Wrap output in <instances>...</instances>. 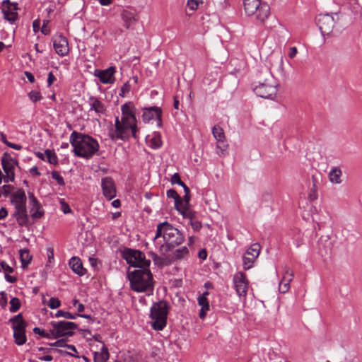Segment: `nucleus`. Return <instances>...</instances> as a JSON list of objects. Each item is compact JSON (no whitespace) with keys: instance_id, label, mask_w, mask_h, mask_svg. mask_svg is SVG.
<instances>
[{"instance_id":"62","label":"nucleus","mask_w":362,"mask_h":362,"mask_svg":"<svg viewBox=\"0 0 362 362\" xmlns=\"http://www.w3.org/2000/svg\"><path fill=\"white\" fill-rule=\"evenodd\" d=\"M33 30L35 33H37L40 28V21L35 20L33 23Z\"/></svg>"},{"instance_id":"61","label":"nucleus","mask_w":362,"mask_h":362,"mask_svg":"<svg viewBox=\"0 0 362 362\" xmlns=\"http://www.w3.org/2000/svg\"><path fill=\"white\" fill-rule=\"evenodd\" d=\"M25 75L26 76V77L28 78V81L30 83H34L35 82V77H34V76L33 75L32 73H30L29 71H25Z\"/></svg>"},{"instance_id":"6","label":"nucleus","mask_w":362,"mask_h":362,"mask_svg":"<svg viewBox=\"0 0 362 362\" xmlns=\"http://www.w3.org/2000/svg\"><path fill=\"white\" fill-rule=\"evenodd\" d=\"M245 11L247 15L257 13V18L262 24L269 19L271 8L267 3H261L259 0H243Z\"/></svg>"},{"instance_id":"31","label":"nucleus","mask_w":362,"mask_h":362,"mask_svg":"<svg viewBox=\"0 0 362 362\" xmlns=\"http://www.w3.org/2000/svg\"><path fill=\"white\" fill-rule=\"evenodd\" d=\"M149 146L152 148H158L162 146L161 136L158 133H154L149 140Z\"/></svg>"},{"instance_id":"30","label":"nucleus","mask_w":362,"mask_h":362,"mask_svg":"<svg viewBox=\"0 0 362 362\" xmlns=\"http://www.w3.org/2000/svg\"><path fill=\"white\" fill-rule=\"evenodd\" d=\"M20 259L23 267H27L32 260V255H30L28 249L20 250Z\"/></svg>"},{"instance_id":"21","label":"nucleus","mask_w":362,"mask_h":362,"mask_svg":"<svg viewBox=\"0 0 362 362\" xmlns=\"http://www.w3.org/2000/svg\"><path fill=\"white\" fill-rule=\"evenodd\" d=\"M212 133L217 141V148L222 152L226 151L228 145L225 143V135L223 129L219 126H214L212 129Z\"/></svg>"},{"instance_id":"59","label":"nucleus","mask_w":362,"mask_h":362,"mask_svg":"<svg viewBox=\"0 0 362 362\" xmlns=\"http://www.w3.org/2000/svg\"><path fill=\"white\" fill-rule=\"evenodd\" d=\"M8 215V211L6 208L2 207L0 209V220L5 218Z\"/></svg>"},{"instance_id":"9","label":"nucleus","mask_w":362,"mask_h":362,"mask_svg":"<svg viewBox=\"0 0 362 362\" xmlns=\"http://www.w3.org/2000/svg\"><path fill=\"white\" fill-rule=\"evenodd\" d=\"M1 163L2 168L6 173L4 182H13L15 179L14 167L15 165H18V160L16 159H13L8 153L5 152L3 153Z\"/></svg>"},{"instance_id":"60","label":"nucleus","mask_w":362,"mask_h":362,"mask_svg":"<svg viewBox=\"0 0 362 362\" xmlns=\"http://www.w3.org/2000/svg\"><path fill=\"white\" fill-rule=\"evenodd\" d=\"M5 279L8 282L10 283H14L17 280V279L15 276H11L8 274H5Z\"/></svg>"},{"instance_id":"57","label":"nucleus","mask_w":362,"mask_h":362,"mask_svg":"<svg viewBox=\"0 0 362 362\" xmlns=\"http://www.w3.org/2000/svg\"><path fill=\"white\" fill-rule=\"evenodd\" d=\"M198 256L200 259L204 260L206 259V257H207V252L205 249H202L201 250L199 253H198Z\"/></svg>"},{"instance_id":"41","label":"nucleus","mask_w":362,"mask_h":362,"mask_svg":"<svg viewBox=\"0 0 362 362\" xmlns=\"http://www.w3.org/2000/svg\"><path fill=\"white\" fill-rule=\"evenodd\" d=\"M47 305L51 309H56V308H58L59 307H60L61 302L58 298H51L49 300V303H48Z\"/></svg>"},{"instance_id":"10","label":"nucleus","mask_w":362,"mask_h":362,"mask_svg":"<svg viewBox=\"0 0 362 362\" xmlns=\"http://www.w3.org/2000/svg\"><path fill=\"white\" fill-rule=\"evenodd\" d=\"M316 23L322 35H329L333 31L335 21L332 15L321 13L317 16Z\"/></svg>"},{"instance_id":"32","label":"nucleus","mask_w":362,"mask_h":362,"mask_svg":"<svg viewBox=\"0 0 362 362\" xmlns=\"http://www.w3.org/2000/svg\"><path fill=\"white\" fill-rule=\"evenodd\" d=\"M15 342L18 345H23L26 341L25 330L13 332Z\"/></svg>"},{"instance_id":"55","label":"nucleus","mask_w":362,"mask_h":362,"mask_svg":"<svg viewBox=\"0 0 362 362\" xmlns=\"http://www.w3.org/2000/svg\"><path fill=\"white\" fill-rule=\"evenodd\" d=\"M191 225L194 230H199L202 228V223L199 221H192Z\"/></svg>"},{"instance_id":"56","label":"nucleus","mask_w":362,"mask_h":362,"mask_svg":"<svg viewBox=\"0 0 362 362\" xmlns=\"http://www.w3.org/2000/svg\"><path fill=\"white\" fill-rule=\"evenodd\" d=\"M47 256H48V261L49 262H52V261L54 259V250L52 248H47Z\"/></svg>"},{"instance_id":"23","label":"nucleus","mask_w":362,"mask_h":362,"mask_svg":"<svg viewBox=\"0 0 362 362\" xmlns=\"http://www.w3.org/2000/svg\"><path fill=\"white\" fill-rule=\"evenodd\" d=\"M69 266L72 271L79 276H83L86 269L83 268L81 259L78 257H73L69 260Z\"/></svg>"},{"instance_id":"54","label":"nucleus","mask_w":362,"mask_h":362,"mask_svg":"<svg viewBox=\"0 0 362 362\" xmlns=\"http://www.w3.org/2000/svg\"><path fill=\"white\" fill-rule=\"evenodd\" d=\"M47 23L48 21H44L43 25L41 28V32L45 35H47L49 33V29L47 27Z\"/></svg>"},{"instance_id":"47","label":"nucleus","mask_w":362,"mask_h":362,"mask_svg":"<svg viewBox=\"0 0 362 362\" xmlns=\"http://www.w3.org/2000/svg\"><path fill=\"white\" fill-rule=\"evenodd\" d=\"M33 332L35 333V334H40V336L43 337H45V338H49L50 336H52L51 334V332L49 333H47V332H45L44 330H42L39 327H35L33 329Z\"/></svg>"},{"instance_id":"7","label":"nucleus","mask_w":362,"mask_h":362,"mask_svg":"<svg viewBox=\"0 0 362 362\" xmlns=\"http://www.w3.org/2000/svg\"><path fill=\"white\" fill-rule=\"evenodd\" d=\"M122 257L132 267L139 269L148 268L151 262L146 259L143 252L131 248H125L122 252Z\"/></svg>"},{"instance_id":"42","label":"nucleus","mask_w":362,"mask_h":362,"mask_svg":"<svg viewBox=\"0 0 362 362\" xmlns=\"http://www.w3.org/2000/svg\"><path fill=\"white\" fill-rule=\"evenodd\" d=\"M52 177L54 180H55L59 185H61V186L64 185L65 182H64V178L59 174L58 172L52 171Z\"/></svg>"},{"instance_id":"18","label":"nucleus","mask_w":362,"mask_h":362,"mask_svg":"<svg viewBox=\"0 0 362 362\" xmlns=\"http://www.w3.org/2000/svg\"><path fill=\"white\" fill-rule=\"evenodd\" d=\"M26 195L23 189H18L11 194L10 202L14 209L26 207Z\"/></svg>"},{"instance_id":"43","label":"nucleus","mask_w":362,"mask_h":362,"mask_svg":"<svg viewBox=\"0 0 362 362\" xmlns=\"http://www.w3.org/2000/svg\"><path fill=\"white\" fill-rule=\"evenodd\" d=\"M167 197L168 198H172L175 200V203L178 202V199H180V196L177 194V192L173 189H170L167 191Z\"/></svg>"},{"instance_id":"50","label":"nucleus","mask_w":362,"mask_h":362,"mask_svg":"<svg viewBox=\"0 0 362 362\" xmlns=\"http://www.w3.org/2000/svg\"><path fill=\"white\" fill-rule=\"evenodd\" d=\"M4 143L6 146H8V147L16 149V150H21L23 148L21 145L16 144H14V143H11V142H10V141H8L7 140L4 141Z\"/></svg>"},{"instance_id":"35","label":"nucleus","mask_w":362,"mask_h":362,"mask_svg":"<svg viewBox=\"0 0 362 362\" xmlns=\"http://www.w3.org/2000/svg\"><path fill=\"white\" fill-rule=\"evenodd\" d=\"M45 154L47 157V161L50 163V164H53V165H57L58 163V158H57V156L56 155V153L49 150V149H47L45 150Z\"/></svg>"},{"instance_id":"27","label":"nucleus","mask_w":362,"mask_h":362,"mask_svg":"<svg viewBox=\"0 0 362 362\" xmlns=\"http://www.w3.org/2000/svg\"><path fill=\"white\" fill-rule=\"evenodd\" d=\"M121 17L124 22V25L129 28L136 21V14L127 10H124L121 13Z\"/></svg>"},{"instance_id":"12","label":"nucleus","mask_w":362,"mask_h":362,"mask_svg":"<svg viewBox=\"0 0 362 362\" xmlns=\"http://www.w3.org/2000/svg\"><path fill=\"white\" fill-rule=\"evenodd\" d=\"M18 7L16 3H11L8 0H5L2 3V13L4 19L11 23H14L18 18Z\"/></svg>"},{"instance_id":"58","label":"nucleus","mask_w":362,"mask_h":362,"mask_svg":"<svg viewBox=\"0 0 362 362\" xmlns=\"http://www.w3.org/2000/svg\"><path fill=\"white\" fill-rule=\"evenodd\" d=\"M30 173L33 175L40 176L41 173L39 172L37 166H34L30 170Z\"/></svg>"},{"instance_id":"22","label":"nucleus","mask_w":362,"mask_h":362,"mask_svg":"<svg viewBox=\"0 0 362 362\" xmlns=\"http://www.w3.org/2000/svg\"><path fill=\"white\" fill-rule=\"evenodd\" d=\"M293 276L292 271L287 269L279 283V289L282 293L287 292L290 288V282L291 281Z\"/></svg>"},{"instance_id":"51","label":"nucleus","mask_w":362,"mask_h":362,"mask_svg":"<svg viewBox=\"0 0 362 362\" xmlns=\"http://www.w3.org/2000/svg\"><path fill=\"white\" fill-rule=\"evenodd\" d=\"M66 339H62L56 341L54 343L51 344V346H57V347H66Z\"/></svg>"},{"instance_id":"14","label":"nucleus","mask_w":362,"mask_h":362,"mask_svg":"<svg viewBox=\"0 0 362 362\" xmlns=\"http://www.w3.org/2000/svg\"><path fill=\"white\" fill-rule=\"evenodd\" d=\"M101 187L103 195L108 200L112 199L116 196V187L115 182L110 177H105L101 180Z\"/></svg>"},{"instance_id":"40","label":"nucleus","mask_w":362,"mask_h":362,"mask_svg":"<svg viewBox=\"0 0 362 362\" xmlns=\"http://www.w3.org/2000/svg\"><path fill=\"white\" fill-rule=\"evenodd\" d=\"M203 3V0H188L187 6L192 11H195L198 8L200 4Z\"/></svg>"},{"instance_id":"19","label":"nucleus","mask_w":362,"mask_h":362,"mask_svg":"<svg viewBox=\"0 0 362 362\" xmlns=\"http://www.w3.org/2000/svg\"><path fill=\"white\" fill-rule=\"evenodd\" d=\"M56 52L60 56H65L69 52V44L67 39L62 35L54 37L53 42Z\"/></svg>"},{"instance_id":"38","label":"nucleus","mask_w":362,"mask_h":362,"mask_svg":"<svg viewBox=\"0 0 362 362\" xmlns=\"http://www.w3.org/2000/svg\"><path fill=\"white\" fill-rule=\"evenodd\" d=\"M55 317H64L66 319H72V320L76 318V315H73V314H71L69 312L64 311V310H58L56 313Z\"/></svg>"},{"instance_id":"1","label":"nucleus","mask_w":362,"mask_h":362,"mask_svg":"<svg viewBox=\"0 0 362 362\" xmlns=\"http://www.w3.org/2000/svg\"><path fill=\"white\" fill-rule=\"evenodd\" d=\"M153 241L158 247L160 254L159 256L155 252H151V258L156 264L169 265L173 262L182 259L188 255L189 250L185 246L174 250L183 243L184 236L177 228L167 221L157 226Z\"/></svg>"},{"instance_id":"46","label":"nucleus","mask_w":362,"mask_h":362,"mask_svg":"<svg viewBox=\"0 0 362 362\" xmlns=\"http://www.w3.org/2000/svg\"><path fill=\"white\" fill-rule=\"evenodd\" d=\"M171 182H172L173 184H175V183H176V184H177V185H180V186H182V185H184V184H185V183L181 180V179H180V177L179 174H178V173H175V174L172 176V177H171Z\"/></svg>"},{"instance_id":"53","label":"nucleus","mask_w":362,"mask_h":362,"mask_svg":"<svg viewBox=\"0 0 362 362\" xmlns=\"http://www.w3.org/2000/svg\"><path fill=\"white\" fill-rule=\"evenodd\" d=\"M297 53H298L297 48L296 47H292L289 49V52H288V55L289 58L293 59L296 56Z\"/></svg>"},{"instance_id":"33","label":"nucleus","mask_w":362,"mask_h":362,"mask_svg":"<svg viewBox=\"0 0 362 362\" xmlns=\"http://www.w3.org/2000/svg\"><path fill=\"white\" fill-rule=\"evenodd\" d=\"M109 358V353L106 348H103L100 353H95L94 361L95 362H106Z\"/></svg>"},{"instance_id":"28","label":"nucleus","mask_w":362,"mask_h":362,"mask_svg":"<svg viewBox=\"0 0 362 362\" xmlns=\"http://www.w3.org/2000/svg\"><path fill=\"white\" fill-rule=\"evenodd\" d=\"M341 175L342 172L341 169L337 167H334L329 173V180L332 183L340 184L342 182L341 179Z\"/></svg>"},{"instance_id":"36","label":"nucleus","mask_w":362,"mask_h":362,"mask_svg":"<svg viewBox=\"0 0 362 362\" xmlns=\"http://www.w3.org/2000/svg\"><path fill=\"white\" fill-rule=\"evenodd\" d=\"M11 306L9 308V310L11 313H16L21 308V302L18 298H13L10 300Z\"/></svg>"},{"instance_id":"13","label":"nucleus","mask_w":362,"mask_h":362,"mask_svg":"<svg viewBox=\"0 0 362 362\" xmlns=\"http://www.w3.org/2000/svg\"><path fill=\"white\" fill-rule=\"evenodd\" d=\"M233 282L238 296H246L248 289V281L246 275L242 272H238L233 277Z\"/></svg>"},{"instance_id":"39","label":"nucleus","mask_w":362,"mask_h":362,"mask_svg":"<svg viewBox=\"0 0 362 362\" xmlns=\"http://www.w3.org/2000/svg\"><path fill=\"white\" fill-rule=\"evenodd\" d=\"M28 97L30 98V100L33 102V103H35L38 100H40L42 99V96H41V94L39 91H37V90H32L30 91L29 93H28Z\"/></svg>"},{"instance_id":"37","label":"nucleus","mask_w":362,"mask_h":362,"mask_svg":"<svg viewBox=\"0 0 362 362\" xmlns=\"http://www.w3.org/2000/svg\"><path fill=\"white\" fill-rule=\"evenodd\" d=\"M208 294V292H206L202 296H199L198 298V303L200 306H202V308L209 310V301L205 296V295Z\"/></svg>"},{"instance_id":"17","label":"nucleus","mask_w":362,"mask_h":362,"mask_svg":"<svg viewBox=\"0 0 362 362\" xmlns=\"http://www.w3.org/2000/svg\"><path fill=\"white\" fill-rule=\"evenodd\" d=\"M11 216L16 219L18 225L21 227L28 228L32 224L26 207L14 209Z\"/></svg>"},{"instance_id":"20","label":"nucleus","mask_w":362,"mask_h":362,"mask_svg":"<svg viewBox=\"0 0 362 362\" xmlns=\"http://www.w3.org/2000/svg\"><path fill=\"white\" fill-rule=\"evenodd\" d=\"M97 71L98 74H95V76L98 77L101 83L105 84L114 83V74L115 72V68L114 66H110L107 69Z\"/></svg>"},{"instance_id":"48","label":"nucleus","mask_w":362,"mask_h":362,"mask_svg":"<svg viewBox=\"0 0 362 362\" xmlns=\"http://www.w3.org/2000/svg\"><path fill=\"white\" fill-rule=\"evenodd\" d=\"M60 203L61 209L64 214H69L71 212L69 205L65 202L64 199H62Z\"/></svg>"},{"instance_id":"26","label":"nucleus","mask_w":362,"mask_h":362,"mask_svg":"<svg viewBox=\"0 0 362 362\" xmlns=\"http://www.w3.org/2000/svg\"><path fill=\"white\" fill-rule=\"evenodd\" d=\"M89 104L90 106V110H94L98 114H103L105 112V107L104 105L95 97H90Z\"/></svg>"},{"instance_id":"24","label":"nucleus","mask_w":362,"mask_h":362,"mask_svg":"<svg viewBox=\"0 0 362 362\" xmlns=\"http://www.w3.org/2000/svg\"><path fill=\"white\" fill-rule=\"evenodd\" d=\"M9 321L12 323V328L15 331H23L28 325L27 322L23 320L21 313L11 317Z\"/></svg>"},{"instance_id":"34","label":"nucleus","mask_w":362,"mask_h":362,"mask_svg":"<svg viewBox=\"0 0 362 362\" xmlns=\"http://www.w3.org/2000/svg\"><path fill=\"white\" fill-rule=\"evenodd\" d=\"M313 180V187L310 189V192L308 194V198L310 201L315 200L317 198V179L313 175L312 176Z\"/></svg>"},{"instance_id":"3","label":"nucleus","mask_w":362,"mask_h":362,"mask_svg":"<svg viewBox=\"0 0 362 362\" xmlns=\"http://www.w3.org/2000/svg\"><path fill=\"white\" fill-rule=\"evenodd\" d=\"M69 141L74 147V154L86 159L91 158L99 150V144L93 137L74 131L70 136Z\"/></svg>"},{"instance_id":"11","label":"nucleus","mask_w":362,"mask_h":362,"mask_svg":"<svg viewBox=\"0 0 362 362\" xmlns=\"http://www.w3.org/2000/svg\"><path fill=\"white\" fill-rule=\"evenodd\" d=\"M260 251V245L258 243L252 244L245 252L243 257V268L245 270L252 267L255 259L258 257Z\"/></svg>"},{"instance_id":"25","label":"nucleus","mask_w":362,"mask_h":362,"mask_svg":"<svg viewBox=\"0 0 362 362\" xmlns=\"http://www.w3.org/2000/svg\"><path fill=\"white\" fill-rule=\"evenodd\" d=\"M175 209L183 216L185 218H192L193 215L191 211H189L188 207L189 204L182 201V199L180 197L178 202L175 203Z\"/></svg>"},{"instance_id":"4","label":"nucleus","mask_w":362,"mask_h":362,"mask_svg":"<svg viewBox=\"0 0 362 362\" xmlns=\"http://www.w3.org/2000/svg\"><path fill=\"white\" fill-rule=\"evenodd\" d=\"M131 288L136 292L152 291L153 275L148 268L138 269L128 272Z\"/></svg>"},{"instance_id":"8","label":"nucleus","mask_w":362,"mask_h":362,"mask_svg":"<svg viewBox=\"0 0 362 362\" xmlns=\"http://www.w3.org/2000/svg\"><path fill=\"white\" fill-rule=\"evenodd\" d=\"M51 325V334L55 339L71 337L74 334V330L78 329V325L73 322H52Z\"/></svg>"},{"instance_id":"16","label":"nucleus","mask_w":362,"mask_h":362,"mask_svg":"<svg viewBox=\"0 0 362 362\" xmlns=\"http://www.w3.org/2000/svg\"><path fill=\"white\" fill-rule=\"evenodd\" d=\"M28 198L30 201V213L33 218H40L44 216L45 211L42 209V205L38 202L34 194L28 192Z\"/></svg>"},{"instance_id":"29","label":"nucleus","mask_w":362,"mask_h":362,"mask_svg":"<svg viewBox=\"0 0 362 362\" xmlns=\"http://www.w3.org/2000/svg\"><path fill=\"white\" fill-rule=\"evenodd\" d=\"M255 94L263 98H269L271 95L269 87L266 86L265 84L262 83L254 88Z\"/></svg>"},{"instance_id":"2","label":"nucleus","mask_w":362,"mask_h":362,"mask_svg":"<svg viewBox=\"0 0 362 362\" xmlns=\"http://www.w3.org/2000/svg\"><path fill=\"white\" fill-rule=\"evenodd\" d=\"M122 117L115 119V129H110L109 136L112 140H126L132 135L136 138V119L135 107L132 103H127L122 105Z\"/></svg>"},{"instance_id":"49","label":"nucleus","mask_w":362,"mask_h":362,"mask_svg":"<svg viewBox=\"0 0 362 362\" xmlns=\"http://www.w3.org/2000/svg\"><path fill=\"white\" fill-rule=\"evenodd\" d=\"M0 264L2 269L4 271L5 274H9L13 272V269L11 267H10L6 262L2 261Z\"/></svg>"},{"instance_id":"64","label":"nucleus","mask_w":362,"mask_h":362,"mask_svg":"<svg viewBox=\"0 0 362 362\" xmlns=\"http://www.w3.org/2000/svg\"><path fill=\"white\" fill-rule=\"evenodd\" d=\"M76 317H81L83 318L88 319L91 322H93L94 320L92 318V317L90 315H86V314H76Z\"/></svg>"},{"instance_id":"52","label":"nucleus","mask_w":362,"mask_h":362,"mask_svg":"<svg viewBox=\"0 0 362 362\" xmlns=\"http://www.w3.org/2000/svg\"><path fill=\"white\" fill-rule=\"evenodd\" d=\"M55 80H56V77L54 76L52 72L50 71L48 74V77H47V85H48V86L49 87L51 86Z\"/></svg>"},{"instance_id":"63","label":"nucleus","mask_w":362,"mask_h":362,"mask_svg":"<svg viewBox=\"0 0 362 362\" xmlns=\"http://www.w3.org/2000/svg\"><path fill=\"white\" fill-rule=\"evenodd\" d=\"M38 358L44 361H51L53 360V357L51 355H46L45 356H40Z\"/></svg>"},{"instance_id":"5","label":"nucleus","mask_w":362,"mask_h":362,"mask_svg":"<svg viewBox=\"0 0 362 362\" xmlns=\"http://www.w3.org/2000/svg\"><path fill=\"white\" fill-rule=\"evenodd\" d=\"M168 306L165 301L154 303L151 308V327L155 330H163L167 324Z\"/></svg>"},{"instance_id":"15","label":"nucleus","mask_w":362,"mask_h":362,"mask_svg":"<svg viewBox=\"0 0 362 362\" xmlns=\"http://www.w3.org/2000/svg\"><path fill=\"white\" fill-rule=\"evenodd\" d=\"M162 110L158 107H151L144 109L142 118L144 122H148L151 119H156L158 121V125L161 126L162 123Z\"/></svg>"},{"instance_id":"45","label":"nucleus","mask_w":362,"mask_h":362,"mask_svg":"<svg viewBox=\"0 0 362 362\" xmlns=\"http://www.w3.org/2000/svg\"><path fill=\"white\" fill-rule=\"evenodd\" d=\"M13 189V187L10 185H4V186L0 187L1 189V194L4 197H8L11 194V190Z\"/></svg>"},{"instance_id":"44","label":"nucleus","mask_w":362,"mask_h":362,"mask_svg":"<svg viewBox=\"0 0 362 362\" xmlns=\"http://www.w3.org/2000/svg\"><path fill=\"white\" fill-rule=\"evenodd\" d=\"M130 90H131V86H130L129 81H127V82L124 83L123 84V86H122L119 95L122 96V97L124 96V95L128 93L130 91Z\"/></svg>"}]
</instances>
